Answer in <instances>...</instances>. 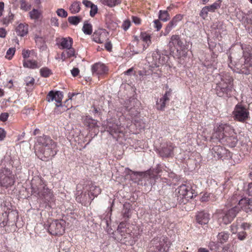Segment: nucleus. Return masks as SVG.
Wrapping results in <instances>:
<instances>
[{"label":"nucleus","mask_w":252,"mask_h":252,"mask_svg":"<svg viewBox=\"0 0 252 252\" xmlns=\"http://www.w3.org/2000/svg\"><path fill=\"white\" fill-rule=\"evenodd\" d=\"M57 143L49 136L43 135L36 138V153L43 161L52 159L57 154Z\"/></svg>","instance_id":"obj_1"},{"label":"nucleus","mask_w":252,"mask_h":252,"mask_svg":"<svg viewBox=\"0 0 252 252\" xmlns=\"http://www.w3.org/2000/svg\"><path fill=\"white\" fill-rule=\"evenodd\" d=\"M214 136L224 145L235 147L238 142L237 133L231 126L220 124L215 129Z\"/></svg>","instance_id":"obj_2"},{"label":"nucleus","mask_w":252,"mask_h":252,"mask_svg":"<svg viewBox=\"0 0 252 252\" xmlns=\"http://www.w3.org/2000/svg\"><path fill=\"white\" fill-rule=\"evenodd\" d=\"M32 191L45 202H54L55 196L52 190L47 187L45 182L39 177H35L31 182Z\"/></svg>","instance_id":"obj_3"},{"label":"nucleus","mask_w":252,"mask_h":252,"mask_svg":"<svg viewBox=\"0 0 252 252\" xmlns=\"http://www.w3.org/2000/svg\"><path fill=\"white\" fill-rule=\"evenodd\" d=\"M169 45L174 57L181 59L187 57L189 42L182 40L178 35L171 36Z\"/></svg>","instance_id":"obj_4"},{"label":"nucleus","mask_w":252,"mask_h":252,"mask_svg":"<svg viewBox=\"0 0 252 252\" xmlns=\"http://www.w3.org/2000/svg\"><path fill=\"white\" fill-rule=\"evenodd\" d=\"M233 86V77L228 73H224L221 76L220 81L216 84V93L220 97H230Z\"/></svg>","instance_id":"obj_5"},{"label":"nucleus","mask_w":252,"mask_h":252,"mask_svg":"<svg viewBox=\"0 0 252 252\" xmlns=\"http://www.w3.org/2000/svg\"><path fill=\"white\" fill-rule=\"evenodd\" d=\"M242 49L245 62L240 66L239 64H236L237 68L240 69V72L248 75L252 71V47L249 45H245L242 46Z\"/></svg>","instance_id":"obj_6"},{"label":"nucleus","mask_w":252,"mask_h":252,"mask_svg":"<svg viewBox=\"0 0 252 252\" xmlns=\"http://www.w3.org/2000/svg\"><path fill=\"white\" fill-rule=\"evenodd\" d=\"M119 235L117 236L118 240L122 244L126 245H133L136 241L132 236L131 231L126 227V223L121 222L117 228Z\"/></svg>","instance_id":"obj_7"},{"label":"nucleus","mask_w":252,"mask_h":252,"mask_svg":"<svg viewBox=\"0 0 252 252\" xmlns=\"http://www.w3.org/2000/svg\"><path fill=\"white\" fill-rule=\"evenodd\" d=\"M133 42H136L138 46L137 53L145 51L152 43V37L149 32H140L139 36H134Z\"/></svg>","instance_id":"obj_8"},{"label":"nucleus","mask_w":252,"mask_h":252,"mask_svg":"<svg viewBox=\"0 0 252 252\" xmlns=\"http://www.w3.org/2000/svg\"><path fill=\"white\" fill-rule=\"evenodd\" d=\"M15 177L13 172L8 168L0 169V186L7 189L14 185Z\"/></svg>","instance_id":"obj_9"},{"label":"nucleus","mask_w":252,"mask_h":252,"mask_svg":"<svg viewBox=\"0 0 252 252\" xmlns=\"http://www.w3.org/2000/svg\"><path fill=\"white\" fill-rule=\"evenodd\" d=\"M178 199H180L181 202L186 204L189 200L196 196L194 190L190 186L182 185L178 189Z\"/></svg>","instance_id":"obj_10"},{"label":"nucleus","mask_w":252,"mask_h":252,"mask_svg":"<svg viewBox=\"0 0 252 252\" xmlns=\"http://www.w3.org/2000/svg\"><path fill=\"white\" fill-rule=\"evenodd\" d=\"M239 212V209L237 207H233L228 210H221L218 212L219 219L221 220V222L225 224L230 223L236 217Z\"/></svg>","instance_id":"obj_11"},{"label":"nucleus","mask_w":252,"mask_h":252,"mask_svg":"<svg viewBox=\"0 0 252 252\" xmlns=\"http://www.w3.org/2000/svg\"><path fill=\"white\" fill-rule=\"evenodd\" d=\"M65 222L63 220L52 221L49 225L48 230L53 235H62L65 231Z\"/></svg>","instance_id":"obj_12"},{"label":"nucleus","mask_w":252,"mask_h":252,"mask_svg":"<svg viewBox=\"0 0 252 252\" xmlns=\"http://www.w3.org/2000/svg\"><path fill=\"white\" fill-rule=\"evenodd\" d=\"M235 120L244 123L250 118L249 111L242 105L238 104L233 112Z\"/></svg>","instance_id":"obj_13"},{"label":"nucleus","mask_w":252,"mask_h":252,"mask_svg":"<svg viewBox=\"0 0 252 252\" xmlns=\"http://www.w3.org/2000/svg\"><path fill=\"white\" fill-rule=\"evenodd\" d=\"M151 245L148 252H168L169 248L164 239H154L151 242Z\"/></svg>","instance_id":"obj_14"},{"label":"nucleus","mask_w":252,"mask_h":252,"mask_svg":"<svg viewBox=\"0 0 252 252\" xmlns=\"http://www.w3.org/2000/svg\"><path fill=\"white\" fill-rule=\"evenodd\" d=\"M147 61L151 63L152 67H159L163 65L166 62V58L163 55L161 56L159 51H155L152 54V58L148 57Z\"/></svg>","instance_id":"obj_15"},{"label":"nucleus","mask_w":252,"mask_h":252,"mask_svg":"<svg viewBox=\"0 0 252 252\" xmlns=\"http://www.w3.org/2000/svg\"><path fill=\"white\" fill-rule=\"evenodd\" d=\"M176 148L172 142H168L165 146H163L158 151L159 156L162 158H169L173 157L174 150Z\"/></svg>","instance_id":"obj_16"},{"label":"nucleus","mask_w":252,"mask_h":252,"mask_svg":"<svg viewBox=\"0 0 252 252\" xmlns=\"http://www.w3.org/2000/svg\"><path fill=\"white\" fill-rule=\"evenodd\" d=\"M91 70L94 76H96L98 77L103 76L108 73V67L104 63L98 62L94 63L92 65Z\"/></svg>","instance_id":"obj_17"},{"label":"nucleus","mask_w":252,"mask_h":252,"mask_svg":"<svg viewBox=\"0 0 252 252\" xmlns=\"http://www.w3.org/2000/svg\"><path fill=\"white\" fill-rule=\"evenodd\" d=\"M172 91L171 89L165 92L164 94L156 101V107L157 110L164 111L166 104L169 102L171 96Z\"/></svg>","instance_id":"obj_18"},{"label":"nucleus","mask_w":252,"mask_h":252,"mask_svg":"<svg viewBox=\"0 0 252 252\" xmlns=\"http://www.w3.org/2000/svg\"><path fill=\"white\" fill-rule=\"evenodd\" d=\"M1 210L3 212L2 213V217H4V216L12 217V219L13 220V221H17L18 218V213L11 209V206L9 202L3 201L1 204Z\"/></svg>","instance_id":"obj_19"},{"label":"nucleus","mask_w":252,"mask_h":252,"mask_svg":"<svg viewBox=\"0 0 252 252\" xmlns=\"http://www.w3.org/2000/svg\"><path fill=\"white\" fill-rule=\"evenodd\" d=\"M212 153L214 158L222 160L230 156V152L224 147L220 145L213 147L212 149Z\"/></svg>","instance_id":"obj_20"},{"label":"nucleus","mask_w":252,"mask_h":252,"mask_svg":"<svg viewBox=\"0 0 252 252\" xmlns=\"http://www.w3.org/2000/svg\"><path fill=\"white\" fill-rule=\"evenodd\" d=\"M63 97V94L62 92L57 91H51L46 95V100L49 102L55 101L56 104L61 105V102Z\"/></svg>","instance_id":"obj_21"},{"label":"nucleus","mask_w":252,"mask_h":252,"mask_svg":"<svg viewBox=\"0 0 252 252\" xmlns=\"http://www.w3.org/2000/svg\"><path fill=\"white\" fill-rule=\"evenodd\" d=\"M235 207L238 208L239 212L242 210L246 213L251 212L252 211V199L248 197L241 198L238 205L235 206Z\"/></svg>","instance_id":"obj_22"},{"label":"nucleus","mask_w":252,"mask_h":252,"mask_svg":"<svg viewBox=\"0 0 252 252\" xmlns=\"http://www.w3.org/2000/svg\"><path fill=\"white\" fill-rule=\"evenodd\" d=\"M63 51L61 55H58L56 57L57 60H61L63 62L65 61L67 59L71 58H76L75 49L72 47Z\"/></svg>","instance_id":"obj_23"},{"label":"nucleus","mask_w":252,"mask_h":252,"mask_svg":"<svg viewBox=\"0 0 252 252\" xmlns=\"http://www.w3.org/2000/svg\"><path fill=\"white\" fill-rule=\"evenodd\" d=\"M196 222L201 225L207 224L210 220V214L204 211L198 212L195 216Z\"/></svg>","instance_id":"obj_24"},{"label":"nucleus","mask_w":252,"mask_h":252,"mask_svg":"<svg viewBox=\"0 0 252 252\" xmlns=\"http://www.w3.org/2000/svg\"><path fill=\"white\" fill-rule=\"evenodd\" d=\"M73 40L71 37H62L57 40V44L61 49H67L72 46Z\"/></svg>","instance_id":"obj_25"},{"label":"nucleus","mask_w":252,"mask_h":252,"mask_svg":"<svg viewBox=\"0 0 252 252\" xmlns=\"http://www.w3.org/2000/svg\"><path fill=\"white\" fill-rule=\"evenodd\" d=\"M107 129L110 134L114 137H115V135H117L123 133V127L115 123H108Z\"/></svg>","instance_id":"obj_26"},{"label":"nucleus","mask_w":252,"mask_h":252,"mask_svg":"<svg viewBox=\"0 0 252 252\" xmlns=\"http://www.w3.org/2000/svg\"><path fill=\"white\" fill-rule=\"evenodd\" d=\"M88 196L93 200L94 197H97L101 192V189L99 187L94 185V184L91 183L90 185Z\"/></svg>","instance_id":"obj_27"},{"label":"nucleus","mask_w":252,"mask_h":252,"mask_svg":"<svg viewBox=\"0 0 252 252\" xmlns=\"http://www.w3.org/2000/svg\"><path fill=\"white\" fill-rule=\"evenodd\" d=\"M183 18V16L181 14L176 15L172 20L168 23L166 28V31H170L173 28L176 27L178 23L180 22Z\"/></svg>","instance_id":"obj_28"},{"label":"nucleus","mask_w":252,"mask_h":252,"mask_svg":"<svg viewBox=\"0 0 252 252\" xmlns=\"http://www.w3.org/2000/svg\"><path fill=\"white\" fill-rule=\"evenodd\" d=\"M23 64L24 67L31 69H36L40 66L37 61L33 60H24Z\"/></svg>","instance_id":"obj_29"},{"label":"nucleus","mask_w":252,"mask_h":252,"mask_svg":"<svg viewBox=\"0 0 252 252\" xmlns=\"http://www.w3.org/2000/svg\"><path fill=\"white\" fill-rule=\"evenodd\" d=\"M240 199L239 195L237 194H234L227 200L226 206L230 208L234 207L235 206L238 205V203Z\"/></svg>","instance_id":"obj_30"},{"label":"nucleus","mask_w":252,"mask_h":252,"mask_svg":"<svg viewBox=\"0 0 252 252\" xmlns=\"http://www.w3.org/2000/svg\"><path fill=\"white\" fill-rule=\"evenodd\" d=\"M160 172V170L158 169H157L156 172L151 169L145 171L146 176H149L150 183L151 184L155 183V180L158 179L157 174H158Z\"/></svg>","instance_id":"obj_31"},{"label":"nucleus","mask_w":252,"mask_h":252,"mask_svg":"<svg viewBox=\"0 0 252 252\" xmlns=\"http://www.w3.org/2000/svg\"><path fill=\"white\" fill-rule=\"evenodd\" d=\"M230 234L228 232L221 231L218 233L217 235V240L218 243L224 244L226 243L229 237Z\"/></svg>","instance_id":"obj_32"},{"label":"nucleus","mask_w":252,"mask_h":252,"mask_svg":"<svg viewBox=\"0 0 252 252\" xmlns=\"http://www.w3.org/2000/svg\"><path fill=\"white\" fill-rule=\"evenodd\" d=\"M81 3L79 1H74L69 7V10L72 14H76L79 12L81 9Z\"/></svg>","instance_id":"obj_33"},{"label":"nucleus","mask_w":252,"mask_h":252,"mask_svg":"<svg viewBox=\"0 0 252 252\" xmlns=\"http://www.w3.org/2000/svg\"><path fill=\"white\" fill-rule=\"evenodd\" d=\"M22 55L24 60H27L28 58L30 57H36L37 54L34 50L23 49Z\"/></svg>","instance_id":"obj_34"},{"label":"nucleus","mask_w":252,"mask_h":252,"mask_svg":"<svg viewBox=\"0 0 252 252\" xmlns=\"http://www.w3.org/2000/svg\"><path fill=\"white\" fill-rule=\"evenodd\" d=\"M84 124L89 127V128L91 129L92 128L98 127V126L97 124V122L93 120L89 117H87L84 120Z\"/></svg>","instance_id":"obj_35"},{"label":"nucleus","mask_w":252,"mask_h":252,"mask_svg":"<svg viewBox=\"0 0 252 252\" xmlns=\"http://www.w3.org/2000/svg\"><path fill=\"white\" fill-rule=\"evenodd\" d=\"M68 106H65L63 104L62 101H61V105L56 104L54 111L57 114H61L68 110Z\"/></svg>","instance_id":"obj_36"},{"label":"nucleus","mask_w":252,"mask_h":252,"mask_svg":"<svg viewBox=\"0 0 252 252\" xmlns=\"http://www.w3.org/2000/svg\"><path fill=\"white\" fill-rule=\"evenodd\" d=\"M170 15L167 10H159L158 18L160 20L166 22L170 19Z\"/></svg>","instance_id":"obj_37"},{"label":"nucleus","mask_w":252,"mask_h":252,"mask_svg":"<svg viewBox=\"0 0 252 252\" xmlns=\"http://www.w3.org/2000/svg\"><path fill=\"white\" fill-rule=\"evenodd\" d=\"M92 39L93 41L98 43H101L105 40V38H103L102 33H100V32H93Z\"/></svg>","instance_id":"obj_38"},{"label":"nucleus","mask_w":252,"mask_h":252,"mask_svg":"<svg viewBox=\"0 0 252 252\" xmlns=\"http://www.w3.org/2000/svg\"><path fill=\"white\" fill-rule=\"evenodd\" d=\"M78 94L74 93H69L68 94V98L64 102V105L65 106H68V109L71 108L72 107V104L70 103V101L74 99V96L77 95Z\"/></svg>","instance_id":"obj_39"},{"label":"nucleus","mask_w":252,"mask_h":252,"mask_svg":"<svg viewBox=\"0 0 252 252\" xmlns=\"http://www.w3.org/2000/svg\"><path fill=\"white\" fill-rule=\"evenodd\" d=\"M103 4L110 7H114L121 3L120 0H101Z\"/></svg>","instance_id":"obj_40"},{"label":"nucleus","mask_w":252,"mask_h":252,"mask_svg":"<svg viewBox=\"0 0 252 252\" xmlns=\"http://www.w3.org/2000/svg\"><path fill=\"white\" fill-rule=\"evenodd\" d=\"M82 18L79 16H73L68 18V22L73 25H77L81 21Z\"/></svg>","instance_id":"obj_41"},{"label":"nucleus","mask_w":252,"mask_h":252,"mask_svg":"<svg viewBox=\"0 0 252 252\" xmlns=\"http://www.w3.org/2000/svg\"><path fill=\"white\" fill-rule=\"evenodd\" d=\"M29 15L32 19L38 20L41 16V13L38 10L33 9L29 12Z\"/></svg>","instance_id":"obj_42"},{"label":"nucleus","mask_w":252,"mask_h":252,"mask_svg":"<svg viewBox=\"0 0 252 252\" xmlns=\"http://www.w3.org/2000/svg\"><path fill=\"white\" fill-rule=\"evenodd\" d=\"M3 220L0 221V227H5L7 225L8 222H13L15 223V221H13V220L12 219V217H8L7 216H4L2 217Z\"/></svg>","instance_id":"obj_43"},{"label":"nucleus","mask_w":252,"mask_h":252,"mask_svg":"<svg viewBox=\"0 0 252 252\" xmlns=\"http://www.w3.org/2000/svg\"><path fill=\"white\" fill-rule=\"evenodd\" d=\"M40 73L41 76L46 78L49 77L52 74L51 70L47 67L41 68Z\"/></svg>","instance_id":"obj_44"},{"label":"nucleus","mask_w":252,"mask_h":252,"mask_svg":"<svg viewBox=\"0 0 252 252\" xmlns=\"http://www.w3.org/2000/svg\"><path fill=\"white\" fill-rule=\"evenodd\" d=\"M16 50L15 48H10L8 49L6 52L5 58L8 60H10L12 59L14 55L15 54Z\"/></svg>","instance_id":"obj_45"},{"label":"nucleus","mask_w":252,"mask_h":252,"mask_svg":"<svg viewBox=\"0 0 252 252\" xmlns=\"http://www.w3.org/2000/svg\"><path fill=\"white\" fill-rule=\"evenodd\" d=\"M28 25L26 23H21L16 28V32H28Z\"/></svg>","instance_id":"obj_46"},{"label":"nucleus","mask_w":252,"mask_h":252,"mask_svg":"<svg viewBox=\"0 0 252 252\" xmlns=\"http://www.w3.org/2000/svg\"><path fill=\"white\" fill-rule=\"evenodd\" d=\"M92 26L88 21H85L82 28L83 32H92Z\"/></svg>","instance_id":"obj_47"},{"label":"nucleus","mask_w":252,"mask_h":252,"mask_svg":"<svg viewBox=\"0 0 252 252\" xmlns=\"http://www.w3.org/2000/svg\"><path fill=\"white\" fill-rule=\"evenodd\" d=\"M248 234L245 231H241L237 232V238L241 241L245 240L247 238Z\"/></svg>","instance_id":"obj_48"},{"label":"nucleus","mask_w":252,"mask_h":252,"mask_svg":"<svg viewBox=\"0 0 252 252\" xmlns=\"http://www.w3.org/2000/svg\"><path fill=\"white\" fill-rule=\"evenodd\" d=\"M206 7L208 8L209 11L214 12L216 9L220 7V3L216 2L211 5L206 6Z\"/></svg>","instance_id":"obj_49"},{"label":"nucleus","mask_w":252,"mask_h":252,"mask_svg":"<svg viewBox=\"0 0 252 252\" xmlns=\"http://www.w3.org/2000/svg\"><path fill=\"white\" fill-rule=\"evenodd\" d=\"M56 13L57 15L61 17L65 18L67 16V12L63 8L58 9Z\"/></svg>","instance_id":"obj_50"},{"label":"nucleus","mask_w":252,"mask_h":252,"mask_svg":"<svg viewBox=\"0 0 252 252\" xmlns=\"http://www.w3.org/2000/svg\"><path fill=\"white\" fill-rule=\"evenodd\" d=\"M26 86L28 87H32L34 84V79L33 77L28 76L25 80Z\"/></svg>","instance_id":"obj_51"},{"label":"nucleus","mask_w":252,"mask_h":252,"mask_svg":"<svg viewBox=\"0 0 252 252\" xmlns=\"http://www.w3.org/2000/svg\"><path fill=\"white\" fill-rule=\"evenodd\" d=\"M123 215L124 218H129L131 216L130 209L125 207L123 211Z\"/></svg>","instance_id":"obj_52"},{"label":"nucleus","mask_w":252,"mask_h":252,"mask_svg":"<svg viewBox=\"0 0 252 252\" xmlns=\"http://www.w3.org/2000/svg\"><path fill=\"white\" fill-rule=\"evenodd\" d=\"M31 5L27 3L25 0L21 1V8L25 11H28L31 9Z\"/></svg>","instance_id":"obj_53"},{"label":"nucleus","mask_w":252,"mask_h":252,"mask_svg":"<svg viewBox=\"0 0 252 252\" xmlns=\"http://www.w3.org/2000/svg\"><path fill=\"white\" fill-rule=\"evenodd\" d=\"M252 226V224L250 223H248L247 222H243L240 225V227L243 231H245L246 230H248L251 228Z\"/></svg>","instance_id":"obj_54"},{"label":"nucleus","mask_w":252,"mask_h":252,"mask_svg":"<svg viewBox=\"0 0 252 252\" xmlns=\"http://www.w3.org/2000/svg\"><path fill=\"white\" fill-rule=\"evenodd\" d=\"M97 7L96 5L93 4L91 7V10L90 11V15L91 17H94L97 12Z\"/></svg>","instance_id":"obj_55"},{"label":"nucleus","mask_w":252,"mask_h":252,"mask_svg":"<svg viewBox=\"0 0 252 252\" xmlns=\"http://www.w3.org/2000/svg\"><path fill=\"white\" fill-rule=\"evenodd\" d=\"M131 26V22L129 20H126L124 21L122 28L124 31H126L128 29L129 27Z\"/></svg>","instance_id":"obj_56"},{"label":"nucleus","mask_w":252,"mask_h":252,"mask_svg":"<svg viewBox=\"0 0 252 252\" xmlns=\"http://www.w3.org/2000/svg\"><path fill=\"white\" fill-rule=\"evenodd\" d=\"M208 11H209L208 8H207L206 6L204 7L202 9V10L200 13V16L201 17H202L203 19H205V18H206L207 17Z\"/></svg>","instance_id":"obj_57"},{"label":"nucleus","mask_w":252,"mask_h":252,"mask_svg":"<svg viewBox=\"0 0 252 252\" xmlns=\"http://www.w3.org/2000/svg\"><path fill=\"white\" fill-rule=\"evenodd\" d=\"M86 200H87L86 194H83L82 192L81 193L80 195H78L76 197V200L78 202L81 203L82 202L86 201Z\"/></svg>","instance_id":"obj_58"},{"label":"nucleus","mask_w":252,"mask_h":252,"mask_svg":"<svg viewBox=\"0 0 252 252\" xmlns=\"http://www.w3.org/2000/svg\"><path fill=\"white\" fill-rule=\"evenodd\" d=\"M238 224L235 223H233L230 226V230L232 234H236L238 232Z\"/></svg>","instance_id":"obj_59"},{"label":"nucleus","mask_w":252,"mask_h":252,"mask_svg":"<svg viewBox=\"0 0 252 252\" xmlns=\"http://www.w3.org/2000/svg\"><path fill=\"white\" fill-rule=\"evenodd\" d=\"M9 117V114L7 112L2 113L0 115V121L3 122H6Z\"/></svg>","instance_id":"obj_60"},{"label":"nucleus","mask_w":252,"mask_h":252,"mask_svg":"<svg viewBox=\"0 0 252 252\" xmlns=\"http://www.w3.org/2000/svg\"><path fill=\"white\" fill-rule=\"evenodd\" d=\"M154 27L157 29V31H159L162 27V25L158 20L154 21Z\"/></svg>","instance_id":"obj_61"},{"label":"nucleus","mask_w":252,"mask_h":252,"mask_svg":"<svg viewBox=\"0 0 252 252\" xmlns=\"http://www.w3.org/2000/svg\"><path fill=\"white\" fill-rule=\"evenodd\" d=\"M51 24L52 26L58 27V19L57 17H52L51 19Z\"/></svg>","instance_id":"obj_62"},{"label":"nucleus","mask_w":252,"mask_h":252,"mask_svg":"<svg viewBox=\"0 0 252 252\" xmlns=\"http://www.w3.org/2000/svg\"><path fill=\"white\" fill-rule=\"evenodd\" d=\"M71 74L73 77L77 76L80 72V70L78 68L74 67L71 71Z\"/></svg>","instance_id":"obj_63"},{"label":"nucleus","mask_w":252,"mask_h":252,"mask_svg":"<svg viewBox=\"0 0 252 252\" xmlns=\"http://www.w3.org/2000/svg\"><path fill=\"white\" fill-rule=\"evenodd\" d=\"M209 194L208 193H205L202 196L200 200L201 202H206L209 200Z\"/></svg>","instance_id":"obj_64"}]
</instances>
